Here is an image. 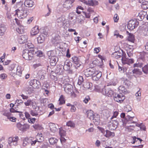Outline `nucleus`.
Segmentation results:
<instances>
[{"label":"nucleus","mask_w":148,"mask_h":148,"mask_svg":"<svg viewBox=\"0 0 148 148\" xmlns=\"http://www.w3.org/2000/svg\"><path fill=\"white\" fill-rule=\"evenodd\" d=\"M59 134L61 137H64L66 135V132L62 129H60Z\"/></svg>","instance_id":"nucleus-46"},{"label":"nucleus","mask_w":148,"mask_h":148,"mask_svg":"<svg viewBox=\"0 0 148 148\" xmlns=\"http://www.w3.org/2000/svg\"><path fill=\"white\" fill-rule=\"evenodd\" d=\"M28 50L27 49H24L23 52L22 56L24 58L27 60H30V58L28 53Z\"/></svg>","instance_id":"nucleus-20"},{"label":"nucleus","mask_w":148,"mask_h":148,"mask_svg":"<svg viewBox=\"0 0 148 148\" xmlns=\"http://www.w3.org/2000/svg\"><path fill=\"white\" fill-rule=\"evenodd\" d=\"M133 74L136 75L138 76L142 75L143 74L142 72L138 69L135 68L132 71Z\"/></svg>","instance_id":"nucleus-25"},{"label":"nucleus","mask_w":148,"mask_h":148,"mask_svg":"<svg viewBox=\"0 0 148 148\" xmlns=\"http://www.w3.org/2000/svg\"><path fill=\"white\" fill-rule=\"evenodd\" d=\"M127 34L128 35V40L134 43L135 41L134 36L132 34L130 33L127 31L126 32Z\"/></svg>","instance_id":"nucleus-19"},{"label":"nucleus","mask_w":148,"mask_h":148,"mask_svg":"<svg viewBox=\"0 0 148 148\" xmlns=\"http://www.w3.org/2000/svg\"><path fill=\"white\" fill-rule=\"evenodd\" d=\"M121 60L123 64H127L129 65H130L134 62V60L133 59L129 58L124 56L122 57Z\"/></svg>","instance_id":"nucleus-9"},{"label":"nucleus","mask_w":148,"mask_h":148,"mask_svg":"<svg viewBox=\"0 0 148 148\" xmlns=\"http://www.w3.org/2000/svg\"><path fill=\"white\" fill-rule=\"evenodd\" d=\"M142 64L141 63H135L133 65V67L134 68L135 67H141L142 66Z\"/></svg>","instance_id":"nucleus-57"},{"label":"nucleus","mask_w":148,"mask_h":148,"mask_svg":"<svg viewBox=\"0 0 148 148\" xmlns=\"http://www.w3.org/2000/svg\"><path fill=\"white\" fill-rule=\"evenodd\" d=\"M85 75L87 77L92 76L93 80H98L101 77V72L94 68H90L86 69L84 71Z\"/></svg>","instance_id":"nucleus-1"},{"label":"nucleus","mask_w":148,"mask_h":148,"mask_svg":"<svg viewBox=\"0 0 148 148\" xmlns=\"http://www.w3.org/2000/svg\"><path fill=\"white\" fill-rule=\"evenodd\" d=\"M34 1L32 0H26L24 2V5L27 7H32L34 5Z\"/></svg>","instance_id":"nucleus-18"},{"label":"nucleus","mask_w":148,"mask_h":148,"mask_svg":"<svg viewBox=\"0 0 148 148\" xmlns=\"http://www.w3.org/2000/svg\"><path fill=\"white\" fill-rule=\"evenodd\" d=\"M49 141L51 144L53 145L57 143L58 140L55 138H51L49 139Z\"/></svg>","instance_id":"nucleus-40"},{"label":"nucleus","mask_w":148,"mask_h":148,"mask_svg":"<svg viewBox=\"0 0 148 148\" xmlns=\"http://www.w3.org/2000/svg\"><path fill=\"white\" fill-rule=\"evenodd\" d=\"M143 71L146 74L148 73V64L145 65L142 68Z\"/></svg>","instance_id":"nucleus-43"},{"label":"nucleus","mask_w":148,"mask_h":148,"mask_svg":"<svg viewBox=\"0 0 148 148\" xmlns=\"http://www.w3.org/2000/svg\"><path fill=\"white\" fill-rule=\"evenodd\" d=\"M30 86L34 88H38L40 86V82L36 79H32L29 82Z\"/></svg>","instance_id":"nucleus-8"},{"label":"nucleus","mask_w":148,"mask_h":148,"mask_svg":"<svg viewBox=\"0 0 148 148\" xmlns=\"http://www.w3.org/2000/svg\"><path fill=\"white\" fill-rule=\"evenodd\" d=\"M72 65V64L71 62L68 60H66L64 62L63 68L65 71H68L69 69Z\"/></svg>","instance_id":"nucleus-13"},{"label":"nucleus","mask_w":148,"mask_h":148,"mask_svg":"<svg viewBox=\"0 0 148 148\" xmlns=\"http://www.w3.org/2000/svg\"><path fill=\"white\" fill-rule=\"evenodd\" d=\"M118 90L121 93H124L126 91V89L125 87L123 86H119L118 88Z\"/></svg>","instance_id":"nucleus-35"},{"label":"nucleus","mask_w":148,"mask_h":148,"mask_svg":"<svg viewBox=\"0 0 148 148\" xmlns=\"http://www.w3.org/2000/svg\"><path fill=\"white\" fill-rule=\"evenodd\" d=\"M19 140V137L17 136L10 137L8 139V143L11 146L12 145L16 146L18 145V142Z\"/></svg>","instance_id":"nucleus-4"},{"label":"nucleus","mask_w":148,"mask_h":148,"mask_svg":"<svg viewBox=\"0 0 148 148\" xmlns=\"http://www.w3.org/2000/svg\"><path fill=\"white\" fill-rule=\"evenodd\" d=\"M7 77V75L5 73L1 74L0 75V78L2 79H4Z\"/></svg>","instance_id":"nucleus-61"},{"label":"nucleus","mask_w":148,"mask_h":148,"mask_svg":"<svg viewBox=\"0 0 148 148\" xmlns=\"http://www.w3.org/2000/svg\"><path fill=\"white\" fill-rule=\"evenodd\" d=\"M5 115L7 117L8 119L11 121L15 122L16 120V119L15 117L11 116V114L10 113H5Z\"/></svg>","instance_id":"nucleus-24"},{"label":"nucleus","mask_w":148,"mask_h":148,"mask_svg":"<svg viewBox=\"0 0 148 148\" xmlns=\"http://www.w3.org/2000/svg\"><path fill=\"white\" fill-rule=\"evenodd\" d=\"M114 20L115 22H117L119 19V17L117 14H115L114 16Z\"/></svg>","instance_id":"nucleus-52"},{"label":"nucleus","mask_w":148,"mask_h":148,"mask_svg":"<svg viewBox=\"0 0 148 148\" xmlns=\"http://www.w3.org/2000/svg\"><path fill=\"white\" fill-rule=\"evenodd\" d=\"M69 79L68 77H66L62 78L61 80V82L63 84H65L66 82H68Z\"/></svg>","instance_id":"nucleus-49"},{"label":"nucleus","mask_w":148,"mask_h":148,"mask_svg":"<svg viewBox=\"0 0 148 148\" xmlns=\"http://www.w3.org/2000/svg\"><path fill=\"white\" fill-rule=\"evenodd\" d=\"M49 126L50 130L52 132H54L57 130V128L56 127L55 124L53 123H51L50 124Z\"/></svg>","instance_id":"nucleus-29"},{"label":"nucleus","mask_w":148,"mask_h":148,"mask_svg":"<svg viewBox=\"0 0 148 148\" xmlns=\"http://www.w3.org/2000/svg\"><path fill=\"white\" fill-rule=\"evenodd\" d=\"M36 119L35 118H29L28 119V121L29 123L34 124L35 122Z\"/></svg>","instance_id":"nucleus-56"},{"label":"nucleus","mask_w":148,"mask_h":148,"mask_svg":"<svg viewBox=\"0 0 148 148\" xmlns=\"http://www.w3.org/2000/svg\"><path fill=\"white\" fill-rule=\"evenodd\" d=\"M17 126L18 128L21 131H25L29 128V125L27 124L22 125L18 123L17 124Z\"/></svg>","instance_id":"nucleus-10"},{"label":"nucleus","mask_w":148,"mask_h":148,"mask_svg":"<svg viewBox=\"0 0 148 148\" xmlns=\"http://www.w3.org/2000/svg\"><path fill=\"white\" fill-rule=\"evenodd\" d=\"M84 81V78L82 76H79L78 78V84L80 85Z\"/></svg>","instance_id":"nucleus-47"},{"label":"nucleus","mask_w":148,"mask_h":148,"mask_svg":"<svg viewBox=\"0 0 148 148\" xmlns=\"http://www.w3.org/2000/svg\"><path fill=\"white\" fill-rule=\"evenodd\" d=\"M101 49L100 47H96L94 49V52L96 54L98 53L101 51Z\"/></svg>","instance_id":"nucleus-55"},{"label":"nucleus","mask_w":148,"mask_h":148,"mask_svg":"<svg viewBox=\"0 0 148 148\" xmlns=\"http://www.w3.org/2000/svg\"><path fill=\"white\" fill-rule=\"evenodd\" d=\"M18 8L15 10V15L20 19L25 18L27 16V10L25 9L23 4L21 3L17 4Z\"/></svg>","instance_id":"nucleus-2"},{"label":"nucleus","mask_w":148,"mask_h":148,"mask_svg":"<svg viewBox=\"0 0 148 148\" xmlns=\"http://www.w3.org/2000/svg\"><path fill=\"white\" fill-rule=\"evenodd\" d=\"M36 54L38 56L41 57L42 56L43 53L41 51H38L37 52Z\"/></svg>","instance_id":"nucleus-60"},{"label":"nucleus","mask_w":148,"mask_h":148,"mask_svg":"<svg viewBox=\"0 0 148 148\" xmlns=\"http://www.w3.org/2000/svg\"><path fill=\"white\" fill-rule=\"evenodd\" d=\"M138 24L139 23L137 21L131 20L128 22L127 27L129 29L132 30L137 27Z\"/></svg>","instance_id":"nucleus-5"},{"label":"nucleus","mask_w":148,"mask_h":148,"mask_svg":"<svg viewBox=\"0 0 148 148\" xmlns=\"http://www.w3.org/2000/svg\"><path fill=\"white\" fill-rule=\"evenodd\" d=\"M92 86V84L89 82H84L83 85V87L85 90L90 89Z\"/></svg>","instance_id":"nucleus-28"},{"label":"nucleus","mask_w":148,"mask_h":148,"mask_svg":"<svg viewBox=\"0 0 148 148\" xmlns=\"http://www.w3.org/2000/svg\"><path fill=\"white\" fill-rule=\"evenodd\" d=\"M141 7L144 10H146L148 9V2H146L142 3Z\"/></svg>","instance_id":"nucleus-44"},{"label":"nucleus","mask_w":148,"mask_h":148,"mask_svg":"<svg viewBox=\"0 0 148 148\" xmlns=\"http://www.w3.org/2000/svg\"><path fill=\"white\" fill-rule=\"evenodd\" d=\"M113 98L115 101L121 103H122L125 99V97L121 94H116Z\"/></svg>","instance_id":"nucleus-7"},{"label":"nucleus","mask_w":148,"mask_h":148,"mask_svg":"<svg viewBox=\"0 0 148 148\" xmlns=\"http://www.w3.org/2000/svg\"><path fill=\"white\" fill-rule=\"evenodd\" d=\"M73 63L77 67H79L81 65V62L79 58L76 56H73L72 58Z\"/></svg>","instance_id":"nucleus-12"},{"label":"nucleus","mask_w":148,"mask_h":148,"mask_svg":"<svg viewBox=\"0 0 148 148\" xmlns=\"http://www.w3.org/2000/svg\"><path fill=\"white\" fill-rule=\"evenodd\" d=\"M39 32V29L38 26H35L33 28L31 31V34L32 35L35 36Z\"/></svg>","instance_id":"nucleus-16"},{"label":"nucleus","mask_w":148,"mask_h":148,"mask_svg":"<svg viewBox=\"0 0 148 148\" xmlns=\"http://www.w3.org/2000/svg\"><path fill=\"white\" fill-rule=\"evenodd\" d=\"M132 144H134L136 142H137L138 140H139L140 143H141V142L142 141V140L140 138H136V136H134L132 137Z\"/></svg>","instance_id":"nucleus-41"},{"label":"nucleus","mask_w":148,"mask_h":148,"mask_svg":"<svg viewBox=\"0 0 148 148\" xmlns=\"http://www.w3.org/2000/svg\"><path fill=\"white\" fill-rule=\"evenodd\" d=\"M58 101H59V104L60 105H62L65 103V101L64 96L63 95H61L60 96Z\"/></svg>","instance_id":"nucleus-33"},{"label":"nucleus","mask_w":148,"mask_h":148,"mask_svg":"<svg viewBox=\"0 0 148 148\" xmlns=\"http://www.w3.org/2000/svg\"><path fill=\"white\" fill-rule=\"evenodd\" d=\"M30 113L33 116H37L38 115V112L36 110H32L30 111Z\"/></svg>","instance_id":"nucleus-45"},{"label":"nucleus","mask_w":148,"mask_h":148,"mask_svg":"<svg viewBox=\"0 0 148 148\" xmlns=\"http://www.w3.org/2000/svg\"><path fill=\"white\" fill-rule=\"evenodd\" d=\"M127 117L129 119L128 121L131 122L130 123H136V122L133 121V119L134 118V115L133 116H131L130 115H127Z\"/></svg>","instance_id":"nucleus-42"},{"label":"nucleus","mask_w":148,"mask_h":148,"mask_svg":"<svg viewBox=\"0 0 148 148\" xmlns=\"http://www.w3.org/2000/svg\"><path fill=\"white\" fill-rule=\"evenodd\" d=\"M122 54L121 53H120L119 51H116L112 54V57L115 59H118L121 58L122 56Z\"/></svg>","instance_id":"nucleus-26"},{"label":"nucleus","mask_w":148,"mask_h":148,"mask_svg":"<svg viewBox=\"0 0 148 148\" xmlns=\"http://www.w3.org/2000/svg\"><path fill=\"white\" fill-rule=\"evenodd\" d=\"M27 39V36H26L22 35L20 36L18 39V42L20 44H22L25 42Z\"/></svg>","instance_id":"nucleus-14"},{"label":"nucleus","mask_w":148,"mask_h":148,"mask_svg":"<svg viewBox=\"0 0 148 148\" xmlns=\"http://www.w3.org/2000/svg\"><path fill=\"white\" fill-rule=\"evenodd\" d=\"M36 139H38L37 142H41L44 140V137L42 136V134L41 133H38L36 136Z\"/></svg>","instance_id":"nucleus-32"},{"label":"nucleus","mask_w":148,"mask_h":148,"mask_svg":"<svg viewBox=\"0 0 148 148\" xmlns=\"http://www.w3.org/2000/svg\"><path fill=\"white\" fill-rule=\"evenodd\" d=\"M26 140L27 139H26L25 138L23 140V145L24 147H26L28 145V143H27V141H26Z\"/></svg>","instance_id":"nucleus-59"},{"label":"nucleus","mask_w":148,"mask_h":148,"mask_svg":"<svg viewBox=\"0 0 148 148\" xmlns=\"http://www.w3.org/2000/svg\"><path fill=\"white\" fill-rule=\"evenodd\" d=\"M90 99L89 96H87L85 97L83 101L86 104L87 103L88 101Z\"/></svg>","instance_id":"nucleus-51"},{"label":"nucleus","mask_w":148,"mask_h":148,"mask_svg":"<svg viewBox=\"0 0 148 148\" xmlns=\"http://www.w3.org/2000/svg\"><path fill=\"white\" fill-rule=\"evenodd\" d=\"M87 114L88 117L90 119H93L94 116V114L93 112L91 110H88L87 112Z\"/></svg>","instance_id":"nucleus-34"},{"label":"nucleus","mask_w":148,"mask_h":148,"mask_svg":"<svg viewBox=\"0 0 148 148\" xmlns=\"http://www.w3.org/2000/svg\"><path fill=\"white\" fill-rule=\"evenodd\" d=\"M23 69L20 66H18L17 67L16 74L21 76L22 74Z\"/></svg>","instance_id":"nucleus-30"},{"label":"nucleus","mask_w":148,"mask_h":148,"mask_svg":"<svg viewBox=\"0 0 148 148\" xmlns=\"http://www.w3.org/2000/svg\"><path fill=\"white\" fill-rule=\"evenodd\" d=\"M34 129L36 130H40L43 129L42 125L39 124H35L32 126Z\"/></svg>","instance_id":"nucleus-36"},{"label":"nucleus","mask_w":148,"mask_h":148,"mask_svg":"<svg viewBox=\"0 0 148 148\" xmlns=\"http://www.w3.org/2000/svg\"><path fill=\"white\" fill-rule=\"evenodd\" d=\"M16 32L19 34H22L24 33V28L23 26L19 25L16 29Z\"/></svg>","instance_id":"nucleus-27"},{"label":"nucleus","mask_w":148,"mask_h":148,"mask_svg":"<svg viewBox=\"0 0 148 148\" xmlns=\"http://www.w3.org/2000/svg\"><path fill=\"white\" fill-rule=\"evenodd\" d=\"M6 30V28L3 25H0V35H3L4 34Z\"/></svg>","instance_id":"nucleus-37"},{"label":"nucleus","mask_w":148,"mask_h":148,"mask_svg":"<svg viewBox=\"0 0 148 148\" xmlns=\"http://www.w3.org/2000/svg\"><path fill=\"white\" fill-rule=\"evenodd\" d=\"M26 46V47L29 48H33L34 47V45L30 41L27 42Z\"/></svg>","instance_id":"nucleus-48"},{"label":"nucleus","mask_w":148,"mask_h":148,"mask_svg":"<svg viewBox=\"0 0 148 148\" xmlns=\"http://www.w3.org/2000/svg\"><path fill=\"white\" fill-rule=\"evenodd\" d=\"M66 125L68 127L73 128L75 127V124L73 121H69L67 122Z\"/></svg>","instance_id":"nucleus-39"},{"label":"nucleus","mask_w":148,"mask_h":148,"mask_svg":"<svg viewBox=\"0 0 148 148\" xmlns=\"http://www.w3.org/2000/svg\"><path fill=\"white\" fill-rule=\"evenodd\" d=\"M135 127V126L134 125H130L126 127V128L130 131L134 130Z\"/></svg>","instance_id":"nucleus-50"},{"label":"nucleus","mask_w":148,"mask_h":148,"mask_svg":"<svg viewBox=\"0 0 148 148\" xmlns=\"http://www.w3.org/2000/svg\"><path fill=\"white\" fill-rule=\"evenodd\" d=\"M145 12L143 11H141L138 14V15L140 16H141V17H143V18H144V16H145Z\"/></svg>","instance_id":"nucleus-63"},{"label":"nucleus","mask_w":148,"mask_h":148,"mask_svg":"<svg viewBox=\"0 0 148 148\" xmlns=\"http://www.w3.org/2000/svg\"><path fill=\"white\" fill-rule=\"evenodd\" d=\"M76 93H78L76 92V93L74 92H71V97L72 98H75L77 97V95Z\"/></svg>","instance_id":"nucleus-62"},{"label":"nucleus","mask_w":148,"mask_h":148,"mask_svg":"<svg viewBox=\"0 0 148 148\" xmlns=\"http://www.w3.org/2000/svg\"><path fill=\"white\" fill-rule=\"evenodd\" d=\"M95 90L96 92H100L103 94L109 97H112L114 93V92L110 88L106 86L101 89L99 86H97L95 88Z\"/></svg>","instance_id":"nucleus-3"},{"label":"nucleus","mask_w":148,"mask_h":148,"mask_svg":"<svg viewBox=\"0 0 148 148\" xmlns=\"http://www.w3.org/2000/svg\"><path fill=\"white\" fill-rule=\"evenodd\" d=\"M98 4V2L96 1H93L92 0H88L86 1V4L89 6H93L95 5H97Z\"/></svg>","instance_id":"nucleus-23"},{"label":"nucleus","mask_w":148,"mask_h":148,"mask_svg":"<svg viewBox=\"0 0 148 148\" xmlns=\"http://www.w3.org/2000/svg\"><path fill=\"white\" fill-rule=\"evenodd\" d=\"M35 52L34 50H28V53L29 56L30 58V60H32L34 57V54Z\"/></svg>","instance_id":"nucleus-38"},{"label":"nucleus","mask_w":148,"mask_h":148,"mask_svg":"<svg viewBox=\"0 0 148 148\" xmlns=\"http://www.w3.org/2000/svg\"><path fill=\"white\" fill-rule=\"evenodd\" d=\"M74 0H67L64 3V7L67 8H71L72 6V4Z\"/></svg>","instance_id":"nucleus-15"},{"label":"nucleus","mask_w":148,"mask_h":148,"mask_svg":"<svg viewBox=\"0 0 148 148\" xmlns=\"http://www.w3.org/2000/svg\"><path fill=\"white\" fill-rule=\"evenodd\" d=\"M49 58L50 60V64L51 66H54L56 65L57 62L56 59L58 58L56 56H51Z\"/></svg>","instance_id":"nucleus-17"},{"label":"nucleus","mask_w":148,"mask_h":148,"mask_svg":"<svg viewBox=\"0 0 148 148\" xmlns=\"http://www.w3.org/2000/svg\"><path fill=\"white\" fill-rule=\"evenodd\" d=\"M118 124V122L116 120H111L109 122L108 127L111 130H114L116 129Z\"/></svg>","instance_id":"nucleus-6"},{"label":"nucleus","mask_w":148,"mask_h":148,"mask_svg":"<svg viewBox=\"0 0 148 148\" xmlns=\"http://www.w3.org/2000/svg\"><path fill=\"white\" fill-rule=\"evenodd\" d=\"M63 87L64 91L68 94L71 92L73 88L72 86L69 83H65Z\"/></svg>","instance_id":"nucleus-11"},{"label":"nucleus","mask_w":148,"mask_h":148,"mask_svg":"<svg viewBox=\"0 0 148 148\" xmlns=\"http://www.w3.org/2000/svg\"><path fill=\"white\" fill-rule=\"evenodd\" d=\"M76 109L74 105H73L72 106H71V108L70 109V111L71 112H75L76 111Z\"/></svg>","instance_id":"nucleus-58"},{"label":"nucleus","mask_w":148,"mask_h":148,"mask_svg":"<svg viewBox=\"0 0 148 148\" xmlns=\"http://www.w3.org/2000/svg\"><path fill=\"white\" fill-rule=\"evenodd\" d=\"M106 134L104 135V136L106 138H112L115 135L114 132H112L108 130H106Z\"/></svg>","instance_id":"nucleus-21"},{"label":"nucleus","mask_w":148,"mask_h":148,"mask_svg":"<svg viewBox=\"0 0 148 148\" xmlns=\"http://www.w3.org/2000/svg\"><path fill=\"white\" fill-rule=\"evenodd\" d=\"M29 140L31 146L34 145L38 141V139L32 137H29Z\"/></svg>","instance_id":"nucleus-31"},{"label":"nucleus","mask_w":148,"mask_h":148,"mask_svg":"<svg viewBox=\"0 0 148 148\" xmlns=\"http://www.w3.org/2000/svg\"><path fill=\"white\" fill-rule=\"evenodd\" d=\"M33 102L31 100H28L24 103L26 106H29L32 105Z\"/></svg>","instance_id":"nucleus-54"},{"label":"nucleus","mask_w":148,"mask_h":148,"mask_svg":"<svg viewBox=\"0 0 148 148\" xmlns=\"http://www.w3.org/2000/svg\"><path fill=\"white\" fill-rule=\"evenodd\" d=\"M14 20L15 21L16 23L19 26L21 25V21L20 20H19L18 19H17L16 18H15L14 19Z\"/></svg>","instance_id":"nucleus-64"},{"label":"nucleus","mask_w":148,"mask_h":148,"mask_svg":"<svg viewBox=\"0 0 148 148\" xmlns=\"http://www.w3.org/2000/svg\"><path fill=\"white\" fill-rule=\"evenodd\" d=\"M45 40V37L44 34L42 33L37 38V40L38 43H43Z\"/></svg>","instance_id":"nucleus-22"},{"label":"nucleus","mask_w":148,"mask_h":148,"mask_svg":"<svg viewBox=\"0 0 148 148\" xmlns=\"http://www.w3.org/2000/svg\"><path fill=\"white\" fill-rule=\"evenodd\" d=\"M119 114V112L117 111H115L113 112V115L111 118V119H112L113 118H116Z\"/></svg>","instance_id":"nucleus-53"}]
</instances>
